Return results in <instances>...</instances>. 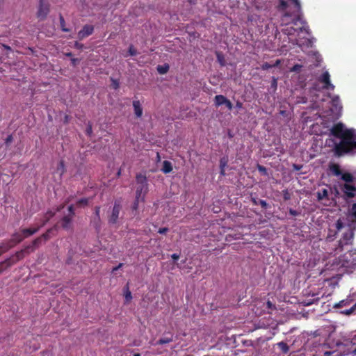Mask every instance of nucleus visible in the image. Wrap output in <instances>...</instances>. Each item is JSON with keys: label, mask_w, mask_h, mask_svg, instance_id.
<instances>
[{"label": "nucleus", "mask_w": 356, "mask_h": 356, "mask_svg": "<svg viewBox=\"0 0 356 356\" xmlns=\"http://www.w3.org/2000/svg\"><path fill=\"white\" fill-rule=\"evenodd\" d=\"M330 134L341 140L335 143L334 147V155L341 156L345 154L356 150V130L346 129L341 122L333 125L330 129Z\"/></svg>", "instance_id": "obj_1"}, {"label": "nucleus", "mask_w": 356, "mask_h": 356, "mask_svg": "<svg viewBox=\"0 0 356 356\" xmlns=\"http://www.w3.org/2000/svg\"><path fill=\"white\" fill-rule=\"evenodd\" d=\"M138 186L136 191V199H141L142 202L145 201V196L148 192V184L147 177L142 174H138L136 177Z\"/></svg>", "instance_id": "obj_2"}, {"label": "nucleus", "mask_w": 356, "mask_h": 356, "mask_svg": "<svg viewBox=\"0 0 356 356\" xmlns=\"http://www.w3.org/2000/svg\"><path fill=\"white\" fill-rule=\"evenodd\" d=\"M122 209V204L120 200H115L111 213L108 216V222L110 225H115L119 218V215Z\"/></svg>", "instance_id": "obj_3"}, {"label": "nucleus", "mask_w": 356, "mask_h": 356, "mask_svg": "<svg viewBox=\"0 0 356 356\" xmlns=\"http://www.w3.org/2000/svg\"><path fill=\"white\" fill-rule=\"evenodd\" d=\"M50 12V5L45 0H39V5L36 13L37 17L42 21L44 20Z\"/></svg>", "instance_id": "obj_4"}, {"label": "nucleus", "mask_w": 356, "mask_h": 356, "mask_svg": "<svg viewBox=\"0 0 356 356\" xmlns=\"http://www.w3.org/2000/svg\"><path fill=\"white\" fill-rule=\"evenodd\" d=\"M353 238L354 233L352 230L344 233L342 238L339 240L338 248L336 250L342 252L345 246L352 245Z\"/></svg>", "instance_id": "obj_5"}, {"label": "nucleus", "mask_w": 356, "mask_h": 356, "mask_svg": "<svg viewBox=\"0 0 356 356\" xmlns=\"http://www.w3.org/2000/svg\"><path fill=\"white\" fill-rule=\"evenodd\" d=\"M340 262L342 267L356 266V250H348V253L343 256V259H340Z\"/></svg>", "instance_id": "obj_6"}, {"label": "nucleus", "mask_w": 356, "mask_h": 356, "mask_svg": "<svg viewBox=\"0 0 356 356\" xmlns=\"http://www.w3.org/2000/svg\"><path fill=\"white\" fill-rule=\"evenodd\" d=\"M340 188L343 193L344 199L353 198L356 195V187L350 184H340Z\"/></svg>", "instance_id": "obj_7"}, {"label": "nucleus", "mask_w": 356, "mask_h": 356, "mask_svg": "<svg viewBox=\"0 0 356 356\" xmlns=\"http://www.w3.org/2000/svg\"><path fill=\"white\" fill-rule=\"evenodd\" d=\"M318 81L323 83V88L326 90H334V86L330 82V75L327 71L324 72L318 78Z\"/></svg>", "instance_id": "obj_8"}, {"label": "nucleus", "mask_w": 356, "mask_h": 356, "mask_svg": "<svg viewBox=\"0 0 356 356\" xmlns=\"http://www.w3.org/2000/svg\"><path fill=\"white\" fill-rule=\"evenodd\" d=\"M94 31V26L92 25L86 24L84 25L83 29L79 31L77 37L79 40H82L86 37L92 35Z\"/></svg>", "instance_id": "obj_9"}, {"label": "nucleus", "mask_w": 356, "mask_h": 356, "mask_svg": "<svg viewBox=\"0 0 356 356\" xmlns=\"http://www.w3.org/2000/svg\"><path fill=\"white\" fill-rule=\"evenodd\" d=\"M348 219L350 222V227L356 228V202L353 203L348 209Z\"/></svg>", "instance_id": "obj_10"}, {"label": "nucleus", "mask_w": 356, "mask_h": 356, "mask_svg": "<svg viewBox=\"0 0 356 356\" xmlns=\"http://www.w3.org/2000/svg\"><path fill=\"white\" fill-rule=\"evenodd\" d=\"M26 255V254H25L24 251L23 250V249H22L21 250L16 252L14 255L6 259V260H9V261L10 263V267L13 264H16L17 261L24 259Z\"/></svg>", "instance_id": "obj_11"}, {"label": "nucleus", "mask_w": 356, "mask_h": 356, "mask_svg": "<svg viewBox=\"0 0 356 356\" xmlns=\"http://www.w3.org/2000/svg\"><path fill=\"white\" fill-rule=\"evenodd\" d=\"M40 229V227H35L33 228H24L21 229V232L24 237V239L28 238L35 233H37Z\"/></svg>", "instance_id": "obj_12"}, {"label": "nucleus", "mask_w": 356, "mask_h": 356, "mask_svg": "<svg viewBox=\"0 0 356 356\" xmlns=\"http://www.w3.org/2000/svg\"><path fill=\"white\" fill-rule=\"evenodd\" d=\"M8 240H9L10 243H11L13 246H15L17 244L22 242L24 240V237L20 231L19 232H15L14 234H13L12 238Z\"/></svg>", "instance_id": "obj_13"}, {"label": "nucleus", "mask_w": 356, "mask_h": 356, "mask_svg": "<svg viewBox=\"0 0 356 356\" xmlns=\"http://www.w3.org/2000/svg\"><path fill=\"white\" fill-rule=\"evenodd\" d=\"M90 225L99 233L102 229V220L100 217H93L90 220Z\"/></svg>", "instance_id": "obj_14"}, {"label": "nucleus", "mask_w": 356, "mask_h": 356, "mask_svg": "<svg viewBox=\"0 0 356 356\" xmlns=\"http://www.w3.org/2000/svg\"><path fill=\"white\" fill-rule=\"evenodd\" d=\"M54 216V213L51 211H47L44 216L40 219V224L38 227H40V229L43 227L49 220Z\"/></svg>", "instance_id": "obj_15"}, {"label": "nucleus", "mask_w": 356, "mask_h": 356, "mask_svg": "<svg viewBox=\"0 0 356 356\" xmlns=\"http://www.w3.org/2000/svg\"><path fill=\"white\" fill-rule=\"evenodd\" d=\"M133 106L134 109V113L137 118H140L143 115V108L141 107L140 101L134 100L133 102Z\"/></svg>", "instance_id": "obj_16"}, {"label": "nucleus", "mask_w": 356, "mask_h": 356, "mask_svg": "<svg viewBox=\"0 0 356 356\" xmlns=\"http://www.w3.org/2000/svg\"><path fill=\"white\" fill-rule=\"evenodd\" d=\"M294 17V18L292 20V22L294 25L297 24L298 21L300 19V13H298L297 12H286L283 15L282 20L284 21V19L285 17Z\"/></svg>", "instance_id": "obj_17"}, {"label": "nucleus", "mask_w": 356, "mask_h": 356, "mask_svg": "<svg viewBox=\"0 0 356 356\" xmlns=\"http://www.w3.org/2000/svg\"><path fill=\"white\" fill-rule=\"evenodd\" d=\"M73 217L67 215L65 216L61 219V226L65 229H68L70 227Z\"/></svg>", "instance_id": "obj_18"}, {"label": "nucleus", "mask_w": 356, "mask_h": 356, "mask_svg": "<svg viewBox=\"0 0 356 356\" xmlns=\"http://www.w3.org/2000/svg\"><path fill=\"white\" fill-rule=\"evenodd\" d=\"M14 246L11 243H10L9 240H6L0 244V255L10 249L13 248Z\"/></svg>", "instance_id": "obj_19"}, {"label": "nucleus", "mask_w": 356, "mask_h": 356, "mask_svg": "<svg viewBox=\"0 0 356 356\" xmlns=\"http://www.w3.org/2000/svg\"><path fill=\"white\" fill-rule=\"evenodd\" d=\"M227 100V98L222 95H216L214 97V104L216 106L224 105Z\"/></svg>", "instance_id": "obj_20"}, {"label": "nucleus", "mask_w": 356, "mask_h": 356, "mask_svg": "<svg viewBox=\"0 0 356 356\" xmlns=\"http://www.w3.org/2000/svg\"><path fill=\"white\" fill-rule=\"evenodd\" d=\"M228 159L227 157H222L220 159V174L221 176L225 175V167L227 165Z\"/></svg>", "instance_id": "obj_21"}, {"label": "nucleus", "mask_w": 356, "mask_h": 356, "mask_svg": "<svg viewBox=\"0 0 356 356\" xmlns=\"http://www.w3.org/2000/svg\"><path fill=\"white\" fill-rule=\"evenodd\" d=\"M329 168L330 170L332 172V174L335 176H339L342 174V172L340 169V166L338 164H331L330 165Z\"/></svg>", "instance_id": "obj_22"}, {"label": "nucleus", "mask_w": 356, "mask_h": 356, "mask_svg": "<svg viewBox=\"0 0 356 356\" xmlns=\"http://www.w3.org/2000/svg\"><path fill=\"white\" fill-rule=\"evenodd\" d=\"M341 179L346 182L345 184H350V183L353 182L354 177L350 173H349V172L342 173L341 175Z\"/></svg>", "instance_id": "obj_23"}, {"label": "nucleus", "mask_w": 356, "mask_h": 356, "mask_svg": "<svg viewBox=\"0 0 356 356\" xmlns=\"http://www.w3.org/2000/svg\"><path fill=\"white\" fill-rule=\"evenodd\" d=\"M172 170V163L168 161H164L163 163L162 171L165 174L170 173Z\"/></svg>", "instance_id": "obj_24"}, {"label": "nucleus", "mask_w": 356, "mask_h": 356, "mask_svg": "<svg viewBox=\"0 0 356 356\" xmlns=\"http://www.w3.org/2000/svg\"><path fill=\"white\" fill-rule=\"evenodd\" d=\"M280 63H281V60L279 59H277L274 64H270V63L266 62L262 64L261 69L263 70H267L272 67H277Z\"/></svg>", "instance_id": "obj_25"}, {"label": "nucleus", "mask_w": 356, "mask_h": 356, "mask_svg": "<svg viewBox=\"0 0 356 356\" xmlns=\"http://www.w3.org/2000/svg\"><path fill=\"white\" fill-rule=\"evenodd\" d=\"M277 346L284 354H286L289 351V346L284 341L277 343Z\"/></svg>", "instance_id": "obj_26"}, {"label": "nucleus", "mask_w": 356, "mask_h": 356, "mask_svg": "<svg viewBox=\"0 0 356 356\" xmlns=\"http://www.w3.org/2000/svg\"><path fill=\"white\" fill-rule=\"evenodd\" d=\"M173 341L172 335L170 337H164L158 340L156 343V345H163L165 343H170Z\"/></svg>", "instance_id": "obj_27"}, {"label": "nucleus", "mask_w": 356, "mask_h": 356, "mask_svg": "<svg viewBox=\"0 0 356 356\" xmlns=\"http://www.w3.org/2000/svg\"><path fill=\"white\" fill-rule=\"evenodd\" d=\"M88 203H89L88 198H81L76 202V205L78 207H85L88 204Z\"/></svg>", "instance_id": "obj_28"}, {"label": "nucleus", "mask_w": 356, "mask_h": 356, "mask_svg": "<svg viewBox=\"0 0 356 356\" xmlns=\"http://www.w3.org/2000/svg\"><path fill=\"white\" fill-rule=\"evenodd\" d=\"M56 170L58 173H60V176H62L65 173V166L64 164V161L63 160L60 161V162L57 166Z\"/></svg>", "instance_id": "obj_29"}, {"label": "nucleus", "mask_w": 356, "mask_h": 356, "mask_svg": "<svg viewBox=\"0 0 356 356\" xmlns=\"http://www.w3.org/2000/svg\"><path fill=\"white\" fill-rule=\"evenodd\" d=\"M37 248L32 244H29L26 246H25L23 248V250L24 251L25 254L26 255L29 254L31 252H33Z\"/></svg>", "instance_id": "obj_30"}, {"label": "nucleus", "mask_w": 356, "mask_h": 356, "mask_svg": "<svg viewBox=\"0 0 356 356\" xmlns=\"http://www.w3.org/2000/svg\"><path fill=\"white\" fill-rule=\"evenodd\" d=\"M59 21H60V25L61 30L63 32H69L70 29H67L65 27V21L64 17H63V15L61 14L59 15Z\"/></svg>", "instance_id": "obj_31"}, {"label": "nucleus", "mask_w": 356, "mask_h": 356, "mask_svg": "<svg viewBox=\"0 0 356 356\" xmlns=\"http://www.w3.org/2000/svg\"><path fill=\"white\" fill-rule=\"evenodd\" d=\"M10 263L9 260H4L0 262V274L6 269L10 267Z\"/></svg>", "instance_id": "obj_32"}, {"label": "nucleus", "mask_w": 356, "mask_h": 356, "mask_svg": "<svg viewBox=\"0 0 356 356\" xmlns=\"http://www.w3.org/2000/svg\"><path fill=\"white\" fill-rule=\"evenodd\" d=\"M124 298L127 302H130L132 299V295L131 291H129L128 284H127V287L124 289Z\"/></svg>", "instance_id": "obj_33"}, {"label": "nucleus", "mask_w": 356, "mask_h": 356, "mask_svg": "<svg viewBox=\"0 0 356 356\" xmlns=\"http://www.w3.org/2000/svg\"><path fill=\"white\" fill-rule=\"evenodd\" d=\"M42 242H44L43 239L42 238V237L40 236L38 237H37L36 238H35L32 242L31 243L36 248H38L41 244L42 243Z\"/></svg>", "instance_id": "obj_34"}, {"label": "nucleus", "mask_w": 356, "mask_h": 356, "mask_svg": "<svg viewBox=\"0 0 356 356\" xmlns=\"http://www.w3.org/2000/svg\"><path fill=\"white\" fill-rule=\"evenodd\" d=\"M295 6V10L298 14L301 13V5L299 0H290Z\"/></svg>", "instance_id": "obj_35"}, {"label": "nucleus", "mask_w": 356, "mask_h": 356, "mask_svg": "<svg viewBox=\"0 0 356 356\" xmlns=\"http://www.w3.org/2000/svg\"><path fill=\"white\" fill-rule=\"evenodd\" d=\"M350 300H342L339 301L338 303H336L334 306V308H341L343 306L348 305L350 304Z\"/></svg>", "instance_id": "obj_36"}, {"label": "nucleus", "mask_w": 356, "mask_h": 356, "mask_svg": "<svg viewBox=\"0 0 356 356\" xmlns=\"http://www.w3.org/2000/svg\"><path fill=\"white\" fill-rule=\"evenodd\" d=\"M168 70H169L168 65H165L163 66L159 65L157 67L158 72L161 74H164L167 73Z\"/></svg>", "instance_id": "obj_37"}, {"label": "nucleus", "mask_w": 356, "mask_h": 356, "mask_svg": "<svg viewBox=\"0 0 356 356\" xmlns=\"http://www.w3.org/2000/svg\"><path fill=\"white\" fill-rule=\"evenodd\" d=\"M355 309H356V302L350 309L341 311V313L343 314H345V315H350L355 311Z\"/></svg>", "instance_id": "obj_38"}, {"label": "nucleus", "mask_w": 356, "mask_h": 356, "mask_svg": "<svg viewBox=\"0 0 356 356\" xmlns=\"http://www.w3.org/2000/svg\"><path fill=\"white\" fill-rule=\"evenodd\" d=\"M288 7V3L285 0H280V4L278 6V9L280 10H285Z\"/></svg>", "instance_id": "obj_39"}, {"label": "nucleus", "mask_w": 356, "mask_h": 356, "mask_svg": "<svg viewBox=\"0 0 356 356\" xmlns=\"http://www.w3.org/2000/svg\"><path fill=\"white\" fill-rule=\"evenodd\" d=\"M328 193L326 189H323L321 193H318V200H321L324 198L327 197Z\"/></svg>", "instance_id": "obj_40"}, {"label": "nucleus", "mask_w": 356, "mask_h": 356, "mask_svg": "<svg viewBox=\"0 0 356 356\" xmlns=\"http://www.w3.org/2000/svg\"><path fill=\"white\" fill-rule=\"evenodd\" d=\"M283 199L285 201L289 200L291 199V194L287 189L282 191Z\"/></svg>", "instance_id": "obj_41"}, {"label": "nucleus", "mask_w": 356, "mask_h": 356, "mask_svg": "<svg viewBox=\"0 0 356 356\" xmlns=\"http://www.w3.org/2000/svg\"><path fill=\"white\" fill-rule=\"evenodd\" d=\"M128 52H129V54L132 56H136L138 54L137 50L135 49V47L132 44H131L129 46Z\"/></svg>", "instance_id": "obj_42"}, {"label": "nucleus", "mask_w": 356, "mask_h": 356, "mask_svg": "<svg viewBox=\"0 0 356 356\" xmlns=\"http://www.w3.org/2000/svg\"><path fill=\"white\" fill-rule=\"evenodd\" d=\"M332 105L334 106H335L337 108V106H339V104H340L339 97L338 96L333 97L332 99Z\"/></svg>", "instance_id": "obj_43"}, {"label": "nucleus", "mask_w": 356, "mask_h": 356, "mask_svg": "<svg viewBox=\"0 0 356 356\" xmlns=\"http://www.w3.org/2000/svg\"><path fill=\"white\" fill-rule=\"evenodd\" d=\"M86 134L88 136H90L92 135V124L90 122L88 123V126L86 127Z\"/></svg>", "instance_id": "obj_44"}, {"label": "nucleus", "mask_w": 356, "mask_h": 356, "mask_svg": "<svg viewBox=\"0 0 356 356\" xmlns=\"http://www.w3.org/2000/svg\"><path fill=\"white\" fill-rule=\"evenodd\" d=\"M141 200V199H135L133 205L131 207V209L133 211H137L138 208L139 201Z\"/></svg>", "instance_id": "obj_45"}, {"label": "nucleus", "mask_w": 356, "mask_h": 356, "mask_svg": "<svg viewBox=\"0 0 356 356\" xmlns=\"http://www.w3.org/2000/svg\"><path fill=\"white\" fill-rule=\"evenodd\" d=\"M67 210L70 213L69 216H72V217H74L75 213H74V206L73 204H70L68 208H67Z\"/></svg>", "instance_id": "obj_46"}, {"label": "nucleus", "mask_w": 356, "mask_h": 356, "mask_svg": "<svg viewBox=\"0 0 356 356\" xmlns=\"http://www.w3.org/2000/svg\"><path fill=\"white\" fill-rule=\"evenodd\" d=\"M343 227V222H342V220L341 219H339L336 222V228H337V230H340Z\"/></svg>", "instance_id": "obj_47"}, {"label": "nucleus", "mask_w": 356, "mask_h": 356, "mask_svg": "<svg viewBox=\"0 0 356 356\" xmlns=\"http://www.w3.org/2000/svg\"><path fill=\"white\" fill-rule=\"evenodd\" d=\"M217 58L221 65H225L224 58L221 54L217 53Z\"/></svg>", "instance_id": "obj_48"}, {"label": "nucleus", "mask_w": 356, "mask_h": 356, "mask_svg": "<svg viewBox=\"0 0 356 356\" xmlns=\"http://www.w3.org/2000/svg\"><path fill=\"white\" fill-rule=\"evenodd\" d=\"M40 236L43 239L44 243L47 241L48 240H49L50 238H51V236L47 232H45V233L42 234V235H40Z\"/></svg>", "instance_id": "obj_49"}, {"label": "nucleus", "mask_w": 356, "mask_h": 356, "mask_svg": "<svg viewBox=\"0 0 356 356\" xmlns=\"http://www.w3.org/2000/svg\"><path fill=\"white\" fill-rule=\"evenodd\" d=\"M226 106V107L228 108V110L232 111L233 108V104L232 103L227 99L225 104H224Z\"/></svg>", "instance_id": "obj_50"}, {"label": "nucleus", "mask_w": 356, "mask_h": 356, "mask_svg": "<svg viewBox=\"0 0 356 356\" xmlns=\"http://www.w3.org/2000/svg\"><path fill=\"white\" fill-rule=\"evenodd\" d=\"M277 79L275 78V77H273V80H272V82H271V87L273 88H274V90H276L277 89Z\"/></svg>", "instance_id": "obj_51"}, {"label": "nucleus", "mask_w": 356, "mask_h": 356, "mask_svg": "<svg viewBox=\"0 0 356 356\" xmlns=\"http://www.w3.org/2000/svg\"><path fill=\"white\" fill-rule=\"evenodd\" d=\"M95 217H100V207L96 206L95 207Z\"/></svg>", "instance_id": "obj_52"}, {"label": "nucleus", "mask_w": 356, "mask_h": 356, "mask_svg": "<svg viewBox=\"0 0 356 356\" xmlns=\"http://www.w3.org/2000/svg\"><path fill=\"white\" fill-rule=\"evenodd\" d=\"M289 213L290 215L293 216H297L300 214L299 212H298L297 211L290 208L289 210Z\"/></svg>", "instance_id": "obj_53"}, {"label": "nucleus", "mask_w": 356, "mask_h": 356, "mask_svg": "<svg viewBox=\"0 0 356 356\" xmlns=\"http://www.w3.org/2000/svg\"><path fill=\"white\" fill-rule=\"evenodd\" d=\"M112 81V86L114 89H118L119 88V83L117 80L111 79Z\"/></svg>", "instance_id": "obj_54"}, {"label": "nucleus", "mask_w": 356, "mask_h": 356, "mask_svg": "<svg viewBox=\"0 0 356 356\" xmlns=\"http://www.w3.org/2000/svg\"><path fill=\"white\" fill-rule=\"evenodd\" d=\"M259 204L261 205V207L264 209L267 208L268 204L267 202L264 200H259Z\"/></svg>", "instance_id": "obj_55"}, {"label": "nucleus", "mask_w": 356, "mask_h": 356, "mask_svg": "<svg viewBox=\"0 0 356 356\" xmlns=\"http://www.w3.org/2000/svg\"><path fill=\"white\" fill-rule=\"evenodd\" d=\"M13 141L12 135H9L5 140V143L6 145H8Z\"/></svg>", "instance_id": "obj_56"}, {"label": "nucleus", "mask_w": 356, "mask_h": 356, "mask_svg": "<svg viewBox=\"0 0 356 356\" xmlns=\"http://www.w3.org/2000/svg\"><path fill=\"white\" fill-rule=\"evenodd\" d=\"M168 232V228H167V227H161V228H159V229L158 230V232L161 234H165Z\"/></svg>", "instance_id": "obj_57"}, {"label": "nucleus", "mask_w": 356, "mask_h": 356, "mask_svg": "<svg viewBox=\"0 0 356 356\" xmlns=\"http://www.w3.org/2000/svg\"><path fill=\"white\" fill-rule=\"evenodd\" d=\"M301 67H302V65H298V64L295 65L292 67L291 71H293V72H298V71H299V70H300V68H301Z\"/></svg>", "instance_id": "obj_58"}, {"label": "nucleus", "mask_w": 356, "mask_h": 356, "mask_svg": "<svg viewBox=\"0 0 356 356\" xmlns=\"http://www.w3.org/2000/svg\"><path fill=\"white\" fill-rule=\"evenodd\" d=\"M257 168H258L259 172H263L264 174L266 173V168L264 166L258 165Z\"/></svg>", "instance_id": "obj_59"}, {"label": "nucleus", "mask_w": 356, "mask_h": 356, "mask_svg": "<svg viewBox=\"0 0 356 356\" xmlns=\"http://www.w3.org/2000/svg\"><path fill=\"white\" fill-rule=\"evenodd\" d=\"M266 304H267V307H268V309H273V308H275L274 305L270 300H268Z\"/></svg>", "instance_id": "obj_60"}, {"label": "nucleus", "mask_w": 356, "mask_h": 356, "mask_svg": "<svg viewBox=\"0 0 356 356\" xmlns=\"http://www.w3.org/2000/svg\"><path fill=\"white\" fill-rule=\"evenodd\" d=\"M286 31H287V34L291 35L293 31H296V29L293 27H291L290 29H287Z\"/></svg>", "instance_id": "obj_61"}, {"label": "nucleus", "mask_w": 356, "mask_h": 356, "mask_svg": "<svg viewBox=\"0 0 356 356\" xmlns=\"http://www.w3.org/2000/svg\"><path fill=\"white\" fill-rule=\"evenodd\" d=\"M171 258H172L173 260H175V261H176V260H178V259H179V254H172L171 255Z\"/></svg>", "instance_id": "obj_62"}, {"label": "nucleus", "mask_w": 356, "mask_h": 356, "mask_svg": "<svg viewBox=\"0 0 356 356\" xmlns=\"http://www.w3.org/2000/svg\"><path fill=\"white\" fill-rule=\"evenodd\" d=\"M236 107L238 108H241L243 107V103L240 101H237L236 103Z\"/></svg>", "instance_id": "obj_63"}, {"label": "nucleus", "mask_w": 356, "mask_h": 356, "mask_svg": "<svg viewBox=\"0 0 356 356\" xmlns=\"http://www.w3.org/2000/svg\"><path fill=\"white\" fill-rule=\"evenodd\" d=\"M123 266V264L120 263L119 264V265L116 267H115L113 270L115 271V270H118L119 268H120L122 266Z\"/></svg>", "instance_id": "obj_64"}]
</instances>
